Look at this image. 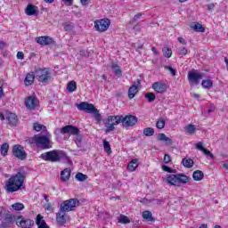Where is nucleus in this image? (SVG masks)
<instances>
[{
  "instance_id": "obj_1",
  "label": "nucleus",
  "mask_w": 228,
  "mask_h": 228,
  "mask_svg": "<svg viewBox=\"0 0 228 228\" xmlns=\"http://www.w3.org/2000/svg\"><path fill=\"white\" fill-rule=\"evenodd\" d=\"M24 186V174L19 172L17 175L11 176L5 183V190L8 193L19 191Z\"/></svg>"
},
{
  "instance_id": "obj_2",
  "label": "nucleus",
  "mask_w": 228,
  "mask_h": 228,
  "mask_svg": "<svg viewBox=\"0 0 228 228\" xmlns=\"http://www.w3.org/2000/svg\"><path fill=\"white\" fill-rule=\"evenodd\" d=\"M40 158L41 159H44L45 161H50L51 163H58L61 160L68 162L70 161V159L69 156H67V153L61 150L46 151L42 153Z\"/></svg>"
},
{
  "instance_id": "obj_3",
  "label": "nucleus",
  "mask_w": 228,
  "mask_h": 228,
  "mask_svg": "<svg viewBox=\"0 0 228 228\" xmlns=\"http://www.w3.org/2000/svg\"><path fill=\"white\" fill-rule=\"evenodd\" d=\"M30 145H36L38 149H51V134L47 133L45 135L36 134L28 139Z\"/></svg>"
},
{
  "instance_id": "obj_4",
  "label": "nucleus",
  "mask_w": 228,
  "mask_h": 228,
  "mask_svg": "<svg viewBox=\"0 0 228 228\" xmlns=\"http://www.w3.org/2000/svg\"><path fill=\"white\" fill-rule=\"evenodd\" d=\"M77 108L79 111H85V113H92L98 124L102 121V116H101L99 110H97L94 104L82 102L77 105Z\"/></svg>"
},
{
  "instance_id": "obj_5",
  "label": "nucleus",
  "mask_w": 228,
  "mask_h": 228,
  "mask_svg": "<svg viewBox=\"0 0 228 228\" xmlns=\"http://www.w3.org/2000/svg\"><path fill=\"white\" fill-rule=\"evenodd\" d=\"M36 79L43 85H49L53 81V77L49 68H39L35 70Z\"/></svg>"
},
{
  "instance_id": "obj_6",
  "label": "nucleus",
  "mask_w": 228,
  "mask_h": 228,
  "mask_svg": "<svg viewBox=\"0 0 228 228\" xmlns=\"http://www.w3.org/2000/svg\"><path fill=\"white\" fill-rule=\"evenodd\" d=\"M167 183L170 186L181 187V184H187V183H190V178L184 174L169 175L167 177Z\"/></svg>"
},
{
  "instance_id": "obj_7",
  "label": "nucleus",
  "mask_w": 228,
  "mask_h": 228,
  "mask_svg": "<svg viewBox=\"0 0 228 228\" xmlns=\"http://www.w3.org/2000/svg\"><path fill=\"white\" fill-rule=\"evenodd\" d=\"M122 123V115L108 116L105 121V133L108 134L115 129V126Z\"/></svg>"
},
{
  "instance_id": "obj_8",
  "label": "nucleus",
  "mask_w": 228,
  "mask_h": 228,
  "mask_svg": "<svg viewBox=\"0 0 228 228\" xmlns=\"http://www.w3.org/2000/svg\"><path fill=\"white\" fill-rule=\"evenodd\" d=\"M79 204V201L76 199H69L65 200L63 203L61 204L60 210L64 213H69V211H74L76 208Z\"/></svg>"
},
{
  "instance_id": "obj_9",
  "label": "nucleus",
  "mask_w": 228,
  "mask_h": 228,
  "mask_svg": "<svg viewBox=\"0 0 228 228\" xmlns=\"http://www.w3.org/2000/svg\"><path fill=\"white\" fill-rule=\"evenodd\" d=\"M110 24L111 20H110L108 18L96 20L94 21V28L98 31V33H104V31H108Z\"/></svg>"
},
{
  "instance_id": "obj_10",
  "label": "nucleus",
  "mask_w": 228,
  "mask_h": 228,
  "mask_svg": "<svg viewBox=\"0 0 228 228\" xmlns=\"http://www.w3.org/2000/svg\"><path fill=\"white\" fill-rule=\"evenodd\" d=\"M12 154L14 158H17L21 161H24V159L28 158V154L26 153V151H24V147H22L20 144H15L12 147Z\"/></svg>"
},
{
  "instance_id": "obj_11",
  "label": "nucleus",
  "mask_w": 228,
  "mask_h": 228,
  "mask_svg": "<svg viewBox=\"0 0 228 228\" xmlns=\"http://www.w3.org/2000/svg\"><path fill=\"white\" fill-rule=\"evenodd\" d=\"M137 122H138V118H136L134 115H126V116L121 115V123L123 125V127H133V126H136Z\"/></svg>"
},
{
  "instance_id": "obj_12",
  "label": "nucleus",
  "mask_w": 228,
  "mask_h": 228,
  "mask_svg": "<svg viewBox=\"0 0 228 228\" xmlns=\"http://www.w3.org/2000/svg\"><path fill=\"white\" fill-rule=\"evenodd\" d=\"M202 77H204V73H199L195 70L188 72V81L191 85H200Z\"/></svg>"
},
{
  "instance_id": "obj_13",
  "label": "nucleus",
  "mask_w": 228,
  "mask_h": 228,
  "mask_svg": "<svg viewBox=\"0 0 228 228\" xmlns=\"http://www.w3.org/2000/svg\"><path fill=\"white\" fill-rule=\"evenodd\" d=\"M151 88L156 94H163L168 90V84L163 81H158L152 84Z\"/></svg>"
},
{
  "instance_id": "obj_14",
  "label": "nucleus",
  "mask_w": 228,
  "mask_h": 228,
  "mask_svg": "<svg viewBox=\"0 0 228 228\" xmlns=\"http://www.w3.org/2000/svg\"><path fill=\"white\" fill-rule=\"evenodd\" d=\"M78 133H79V128L72 125H68L61 128V134H72V136H76Z\"/></svg>"
},
{
  "instance_id": "obj_15",
  "label": "nucleus",
  "mask_w": 228,
  "mask_h": 228,
  "mask_svg": "<svg viewBox=\"0 0 228 228\" xmlns=\"http://www.w3.org/2000/svg\"><path fill=\"white\" fill-rule=\"evenodd\" d=\"M36 42L39 45H51L54 44V39L49 36H42L36 37Z\"/></svg>"
},
{
  "instance_id": "obj_16",
  "label": "nucleus",
  "mask_w": 228,
  "mask_h": 228,
  "mask_svg": "<svg viewBox=\"0 0 228 228\" xmlns=\"http://www.w3.org/2000/svg\"><path fill=\"white\" fill-rule=\"evenodd\" d=\"M5 119L8 121L9 126L12 127L17 126L19 123V118L14 113L5 110Z\"/></svg>"
},
{
  "instance_id": "obj_17",
  "label": "nucleus",
  "mask_w": 228,
  "mask_h": 228,
  "mask_svg": "<svg viewBox=\"0 0 228 228\" xmlns=\"http://www.w3.org/2000/svg\"><path fill=\"white\" fill-rule=\"evenodd\" d=\"M141 86L140 79H137L133 83V85L128 89V97L130 99H134L135 95L138 94V87Z\"/></svg>"
},
{
  "instance_id": "obj_18",
  "label": "nucleus",
  "mask_w": 228,
  "mask_h": 228,
  "mask_svg": "<svg viewBox=\"0 0 228 228\" xmlns=\"http://www.w3.org/2000/svg\"><path fill=\"white\" fill-rule=\"evenodd\" d=\"M37 102L36 96L31 95L25 100V106L28 110H35L37 108Z\"/></svg>"
},
{
  "instance_id": "obj_19",
  "label": "nucleus",
  "mask_w": 228,
  "mask_h": 228,
  "mask_svg": "<svg viewBox=\"0 0 228 228\" xmlns=\"http://www.w3.org/2000/svg\"><path fill=\"white\" fill-rule=\"evenodd\" d=\"M17 225L18 227H22V228H31L35 224V221L31 219H21L20 221H17Z\"/></svg>"
},
{
  "instance_id": "obj_20",
  "label": "nucleus",
  "mask_w": 228,
  "mask_h": 228,
  "mask_svg": "<svg viewBox=\"0 0 228 228\" xmlns=\"http://www.w3.org/2000/svg\"><path fill=\"white\" fill-rule=\"evenodd\" d=\"M196 149H198V151H201V152L204 153L205 156H209V158H211V159H213L215 158L213 153L211 151H209V150H208L204 147V144L202 143V142H200L196 144Z\"/></svg>"
},
{
  "instance_id": "obj_21",
  "label": "nucleus",
  "mask_w": 228,
  "mask_h": 228,
  "mask_svg": "<svg viewBox=\"0 0 228 228\" xmlns=\"http://www.w3.org/2000/svg\"><path fill=\"white\" fill-rule=\"evenodd\" d=\"M56 222L58 225H65L67 224V218L65 217V212L60 210L56 214Z\"/></svg>"
},
{
  "instance_id": "obj_22",
  "label": "nucleus",
  "mask_w": 228,
  "mask_h": 228,
  "mask_svg": "<svg viewBox=\"0 0 228 228\" xmlns=\"http://www.w3.org/2000/svg\"><path fill=\"white\" fill-rule=\"evenodd\" d=\"M74 142L79 151H86L85 148H83V135L81 134L78 133L74 136Z\"/></svg>"
},
{
  "instance_id": "obj_23",
  "label": "nucleus",
  "mask_w": 228,
  "mask_h": 228,
  "mask_svg": "<svg viewBox=\"0 0 228 228\" xmlns=\"http://www.w3.org/2000/svg\"><path fill=\"white\" fill-rule=\"evenodd\" d=\"M61 179L63 183H67L69 179H70V168L66 167L64 170L61 172Z\"/></svg>"
},
{
  "instance_id": "obj_24",
  "label": "nucleus",
  "mask_w": 228,
  "mask_h": 228,
  "mask_svg": "<svg viewBox=\"0 0 228 228\" xmlns=\"http://www.w3.org/2000/svg\"><path fill=\"white\" fill-rule=\"evenodd\" d=\"M191 29H193L197 33H204L206 31V28L202 26V24L199 22H193L191 24Z\"/></svg>"
},
{
  "instance_id": "obj_25",
  "label": "nucleus",
  "mask_w": 228,
  "mask_h": 228,
  "mask_svg": "<svg viewBox=\"0 0 228 228\" xmlns=\"http://www.w3.org/2000/svg\"><path fill=\"white\" fill-rule=\"evenodd\" d=\"M35 77H37L35 76V73L27 74V76L25 77V81H24L26 86H31L32 83H35Z\"/></svg>"
},
{
  "instance_id": "obj_26",
  "label": "nucleus",
  "mask_w": 228,
  "mask_h": 228,
  "mask_svg": "<svg viewBox=\"0 0 228 228\" xmlns=\"http://www.w3.org/2000/svg\"><path fill=\"white\" fill-rule=\"evenodd\" d=\"M201 86L206 90H209L210 88H213V80L211 77H207L206 79L202 80Z\"/></svg>"
},
{
  "instance_id": "obj_27",
  "label": "nucleus",
  "mask_w": 228,
  "mask_h": 228,
  "mask_svg": "<svg viewBox=\"0 0 228 228\" xmlns=\"http://www.w3.org/2000/svg\"><path fill=\"white\" fill-rule=\"evenodd\" d=\"M136 168H138V159H132V161L129 162V164L127 166V170L129 172H134V170H136Z\"/></svg>"
},
{
  "instance_id": "obj_28",
  "label": "nucleus",
  "mask_w": 228,
  "mask_h": 228,
  "mask_svg": "<svg viewBox=\"0 0 228 228\" xmlns=\"http://www.w3.org/2000/svg\"><path fill=\"white\" fill-rule=\"evenodd\" d=\"M25 12L28 16L37 15V6L28 4L25 10Z\"/></svg>"
},
{
  "instance_id": "obj_29",
  "label": "nucleus",
  "mask_w": 228,
  "mask_h": 228,
  "mask_svg": "<svg viewBox=\"0 0 228 228\" xmlns=\"http://www.w3.org/2000/svg\"><path fill=\"white\" fill-rule=\"evenodd\" d=\"M159 142H165V143L167 145H172V143H173L172 139L169 137H167V134H159Z\"/></svg>"
},
{
  "instance_id": "obj_30",
  "label": "nucleus",
  "mask_w": 228,
  "mask_h": 228,
  "mask_svg": "<svg viewBox=\"0 0 228 228\" xmlns=\"http://www.w3.org/2000/svg\"><path fill=\"white\" fill-rule=\"evenodd\" d=\"M194 181H202L204 179V173L200 170H196L192 174Z\"/></svg>"
},
{
  "instance_id": "obj_31",
  "label": "nucleus",
  "mask_w": 228,
  "mask_h": 228,
  "mask_svg": "<svg viewBox=\"0 0 228 228\" xmlns=\"http://www.w3.org/2000/svg\"><path fill=\"white\" fill-rule=\"evenodd\" d=\"M67 90L69 92V94H72V92H76L77 90V85L76 84V81H70L67 85Z\"/></svg>"
},
{
  "instance_id": "obj_32",
  "label": "nucleus",
  "mask_w": 228,
  "mask_h": 228,
  "mask_svg": "<svg viewBox=\"0 0 228 228\" xmlns=\"http://www.w3.org/2000/svg\"><path fill=\"white\" fill-rule=\"evenodd\" d=\"M111 69L115 74V76H118V77H122V69H120V66L113 63L111 66Z\"/></svg>"
},
{
  "instance_id": "obj_33",
  "label": "nucleus",
  "mask_w": 228,
  "mask_h": 228,
  "mask_svg": "<svg viewBox=\"0 0 228 228\" xmlns=\"http://www.w3.org/2000/svg\"><path fill=\"white\" fill-rule=\"evenodd\" d=\"M182 163L185 168H191L193 167V159H183Z\"/></svg>"
},
{
  "instance_id": "obj_34",
  "label": "nucleus",
  "mask_w": 228,
  "mask_h": 228,
  "mask_svg": "<svg viewBox=\"0 0 228 228\" xmlns=\"http://www.w3.org/2000/svg\"><path fill=\"white\" fill-rule=\"evenodd\" d=\"M34 130L35 131H42V133H45V131H47V128L45 127V126L41 125L40 123H34Z\"/></svg>"
},
{
  "instance_id": "obj_35",
  "label": "nucleus",
  "mask_w": 228,
  "mask_h": 228,
  "mask_svg": "<svg viewBox=\"0 0 228 228\" xmlns=\"http://www.w3.org/2000/svg\"><path fill=\"white\" fill-rule=\"evenodd\" d=\"M184 129L188 134H193L197 131V127L192 124L186 126Z\"/></svg>"
},
{
  "instance_id": "obj_36",
  "label": "nucleus",
  "mask_w": 228,
  "mask_h": 228,
  "mask_svg": "<svg viewBox=\"0 0 228 228\" xmlns=\"http://www.w3.org/2000/svg\"><path fill=\"white\" fill-rule=\"evenodd\" d=\"M142 218L144 220H147L148 222H152V213L149 210H145L144 212H142Z\"/></svg>"
},
{
  "instance_id": "obj_37",
  "label": "nucleus",
  "mask_w": 228,
  "mask_h": 228,
  "mask_svg": "<svg viewBox=\"0 0 228 228\" xmlns=\"http://www.w3.org/2000/svg\"><path fill=\"white\" fill-rule=\"evenodd\" d=\"M145 99H147L148 102H154L156 101V94L154 93H147L144 94Z\"/></svg>"
},
{
  "instance_id": "obj_38",
  "label": "nucleus",
  "mask_w": 228,
  "mask_h": 228,
  "mask_svg": "<svg viewBox=\"0 0 228 228\" xmlns=\"http://www.w3.org/2000/svg\"><path fill=\"white\" fill-rule=\"evenodd\" d=\"M8 149H10V144L4 142V144H2L0 151H1V154L3 156H6V154H8Z\"/></svg>"
},
{
  "instance_id": "obj_39",
  "label": "nucleus",
  "mask_w": 228,
  "mask_h": 228,
  "mask_svg": "<svg viewBox=\"0 0 228 228\" xmlns=\"http://www.w3.org/2000/svg\"><path fill=\"white\" fill-rule=\"evenodd\" d=\"M144 136H154V128L152 127H146L143 129Z\"/></svg>"
},
{
  "instance_id": "obj_40",
  "label": "nucleus",
  "mask_w": 228,
  "mask_h": 228,
  "mask_svg": "<svg viewBox=\"0 0 228 228\" xmlns=\"http://www.w3.org/2000/svg\"><path fill=\"white\" fill-rule=\"evenodd\" d=\"M118 223L119 224H131V219L127 217V216L120 215L118 218Z\"/></svg>"
},
{
  "instance_id": "obj_41",
  "label": "nucleus",
  "mask_w": 228,
  "mask_h": 228,
  "mask_svg": "<svg viewBox=\"0 0 228 228\" xmlns=\"http://www.w3.org/2000/svg\"><path fill=\"white\" fill-rule=\"evenodd\" d=\"M75 177L80 183H83L84 181H86V179H88V175H85L83 173H77Z\"/></svg>"
},
{
  "instance_id": "obj_42",
  "label": "nucleus",
  "mask_w": 228,
  "mask_h": 228,
  "mask_svg": "<svg viewBox=\"0 0 228 228\" xmlns=\"http://www.w3.org/2000/svg\"><path fill=\"white\" fill-rule=\"evenodd\" d=\"M12 208L14 209V211H22V209H24V204L14 203L12 205Z\"/></svg>"
},
{
  "instance_id": "obj_43",
  "label": "nucleus",
  "mask_w": 228,
  "mask_h": 228,
  "mask_svg": "<svg viewBox=\"0 0 228 228\" xmlns=\"http://www.w3.org/2000/svg\"><path fill=\"white\" fill-rule=\"evenodd\" d=\"M65 31H72L74 29V23L72 22H66L63 25Z\"/></svg>"
},
{
  "instance_id": "obj_44",
  "label": "nucleus",
  "mask_w": 228,
  "mask_h": 228,
  "mask_svg": "<svg viewBox=\"0 0 228 228\" xmlns=\"http://www.w3.org/2000/svg\"><path fill=\"white\" fill-rule=\"evenodd\" d=\"M162 53L165 58H170L172 56V49L170 48H167V47L163 48Z\"/></svg>"
},
{
  "instance_id": "obj_45",
  "label": "nucleus",
  "mask_w": 228,
  "mask_h": 228,
  "mask_svg": "<svg viewBox=\"0 0 228 228\" xmlns=\"http://www.w3.org/2000/svg\"><path fill=\"white\" fill-rule=\"evenodd\" d=\"M103 149L105 151V152H108V154H110V152H111V146L110 145V142L104 140L103 141Z\"/></svg>"
},
{
  "instance_id": "obj_46",
  "label": "nucleus",
  "mask_w": 228,
  "mask_h": 228,
  "mask_svg": "<svg viewBox=\"0 0 228 228\" xmlns=\"http://www.w3.org/2000/svg\"><path fill=\"white\" fill-rule=\"evenodd\" d=\"M157 129H163L165 127V119L160 118L156 123Z\"/></svg>"
},
{
  "instance_id": "obj_47",
  "label": "nucleus",
  "mask_w": 228,
  "mask_h": 228,
  "mask_svg": "<svg viewBox=\"0 0 228 228\" xmlns=\"http://www.w3.org/2000/svg\"><path fill=\"white\" fill-rule=\"evenodd\" d=\"M164 172H168V174H175V169L170 168L168 166H162Z\"/></svg>"
},
{
  "instance_id": "obj_48",
  "label": "nucleus",
  "mask_w": 228,
  "mask_h": 228,
  "mask_svg": "<svg viewBox=\"0 0 228 228\" xmlns=\"http://www.w3.org/2000/svg\"><path fill=\"white\" fill-rule=\"evenodd\" d=\"M178 53L182 56H186V54H188V49H186V47L178 48Z\"/></svg>"
},
{
  "instance_id": "obj_49",
  "label": "nucleus",
  "mask_w": 228,
  "mask_h": 228,
  "mask_svg": "<svg viewBox=\"0 0 228 228\" xmlns=\"http://www.w3.org/2000/svg\"><path fill=\"white\" fill-rule=\"evenodd\" d=\"M139 19H142V13L140 12L134 16L133 20L130 21L131 24H134Z\"/></svg>"
},
{
  "instance_id": "obj_50",
  "label": "nucleus",
  "mask_w": 228,
  "mask_h": 228,
  "mask_svg": "<svg viewBox=\"0 0 228 228\" xmlns=\"http://www.w3.org/2000/svg\"><path fill=\"white\" fill-rule=\"evenodd\" d=\"M205 8L208 11V12H213V10H215V4H209L205 5Z\"/></svg>"
},
{
  "instance_id": "obj_51",
  "label": "nucleus",
  "mask_w": 228,
  "mask_h": 228,
  "mask_svg": "<svg viewBox=\"0 0 228 228\" xmlns=\"http://www.w3.org/2000/svg\"><path fill=\"white\" fill-rule=\"evenodd\" d=\"M166 70H169L171 72L172 76H175V69L172 68L171 66H165Z\"/></svg>"
},
{
  "instance_id": "obj_52",
  "label": "nucleus",
  "mask_w": 228,
  "mask_h": 228,
  "mask_svg": "<svg viewBox=\"0 0 228 228\" xmlns=\"http://www.w3.org/2000/svg\"><path fill=\"white\" fill-rule=\"evenodd\" d=\"M80 56H83V58H88L89 54H88V51L86 50H81L79 52Z\"/></svg>"
},
{
  "instance_id": "obj_53",
  "label": "nucleus",
  "mask_w": 228,
  "mask_h": 228,
  "mask_svg": "<svg viewBox=\"0 0 228 228\" xmlns=\"http://www.w3.org/2000/svg\"><path fill=\"white\" fill-rule=\"evenodd\" d=\"M61 1L66 4V6H72V4H74V0H61Z\"/></svg>"
},
{
  "instance_id": "obj_54",
  "label": "nucleus",
  "mask_w": 228,
  "mask_h": 228,
  "mask_svg": "<svg viewBox=\"0 0 228 228\" xmlns=\"http://www.w3.org/2000/svg\"><path fill=\"white\" fill-rule=\"evenodd\" d=\"M170 161H172V159H170V155H168V154H166L165 156H164V163H170Z\"/></svg>"
},
{
  "instance_id": "obj_55",
  "label": "nucleus",
  "mask_w": 228,
  "mask_h": 228,
  "mask_svg": "<svg viewBox=\"0 0 228 228\" xmlns=\"http://www.w3.org/2000/svg\"><path fill=\"white\" fill-rule=\"evenodd\" d=\"M0 228H10V223L3 222L0 224Z\"/></svg>"
},
{
  "instance_id": "obj_56",
  "label": "nucleus",
  "mask_w": 228,
  "mask_h": 228,
  "mask_svg": "<svg viewBox=\"0 0 228 228\" xmlns=\"http://www.w3.org/2000/svg\"><path fill=\"white\" fill-rule=\"evenodd\" d=\"M17 58H18V60H24V53L18 52L17 53Z\"/></svg>"
},
{
  "instance_id": "obj_57",
  "label": "nucleus",
  "mask_w": 228,
  "mask_h": 228,
  "mask_svg": "<svg viewBox=\"0 0 228 228\" xmlns=\"http://www.w3.org/2000/svg\"><path fill=\"white\" fill-rule=\"evenodd\" d=\"M178 42H180V44H183V45H186V40H184V38L183 37H178Z\"/></svg>"
},
{
  "instance_id": "obj_58",
  "label": "nucleus",
  "mask_w": 228,
  "mask_h": 228,
  "mask_svg": "<svg viewBox=\"0 0 228 228\" xmlns=\"http://www.w3.org/2000/svg\"><path fill=\"white\" fill-rule=\"evenodd\" d=\"M4 118H6V111L0 113V120H4Z\"/></svg>"
},
{
  "instance_id": "obj_59",
  "label": "nucleus",
  "mask_w": 228,
  "mask_h": 228,
  "mask_svg": "<svg viewBox=\"0 0 228 228\" xmlns=\"http://www.w3.org/2000/svg\"><path fill=\"white\" fill-rule=\"evenodd\" d=\"M215 111V106H211L209 109L207 110V113H213Z\"/></svg>"
},
{
  "instance_id": "obj_60",
  "label": "nucleus",
  "mask_w": 228,
  "mask_h": 228,
  "mask_svg": "<svg viewBox=\"0 0 228 228\" xmlns=\"http://www.w3.org/2000/svg\"><path fill=\"white\" fill-rule=\"evenodd\" d=\"M223 167L225 170H228V159L223 164Z\"/></svg>"
},
{
  "instance_id": "obj_61",
  "label": "nucleus",
  "mask_w": 228,
  "mask_h": 228,
  "mask_svg": "<svg viewBox=\"0 0 228 228\" xmlns=\"http://www.w3.org/2000/svg\"><path fill=\"white\" fill-rule=\"evenodd\" d=\"M4 95V92L3 91V86H0V99Z\"/></svg>"
},
{
  "instance_id": "obj_62",
  "label": "nucleus",
  "mask_w": 228,
  "mask_h": 228,
  "mask_svg": "<svg viewBox=\"0 0 228 228\" xmlns=\"http://www.w3.org/2000/svg\"><path fill=\"white\" fill-rule=\"evenodd\" d=\"M81 4H83V6H86V4H88V0H80Z\"/></svg>"
},
{
  "instance_id": "obj_63",
  "label": "nucleus",
  "mask_w": 228,
  "mask_h": 228,
  "mask_svg": "<svg viewBox=\"0 0 228 228\" xmlns=\"http://www.w3.org/2000/svg\"><path fill=\"white\" fill-rule=\"evenodd\" d=\"M224 63L226 64L227 70H228V59H227V57L224 58Z\"/></svg>"
},
{
  "instance_id": "obj_64",
  "label": "nucleus",
  "mask_w": 228,
  "mask_h": 228,
  "mask_svg": "<svg viewBox=\"0 0 228 228\" xmlns=\"http://www.w3.org/2000/svg\"><path fill=\"white\" fill-rule=\"evenodd\" d=\"M200 228H208V224H201V225L200 226Z\"/></svg>"
}]
</instances>
